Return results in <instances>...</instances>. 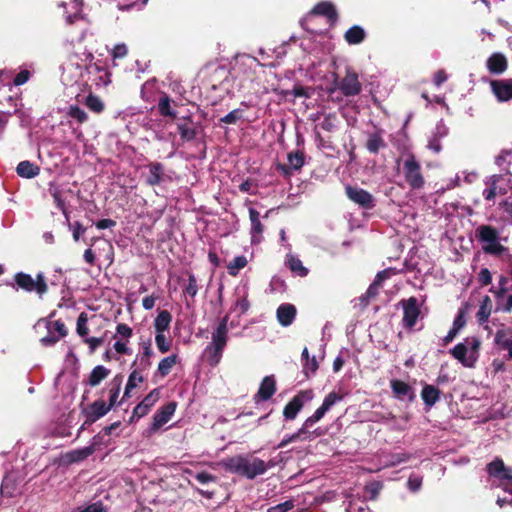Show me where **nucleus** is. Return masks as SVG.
<instances>
[{
  "label": "nucleus",
  "mask_w": 512,
  "mask_h": 512,
  "mask_svg": "<svg viewBox=\"0 0 512 512\" xmlns=\"http://www.w3.org/2000/svg\"><path fill=\"white\" fill-rule=\"evenodd\" d=\"M218 465L227 472L238 474L248 479H254L258 475L264 474L271 467L270 464L252 455H236L221 460Z\"/></svg>",
  "instance_id": "obj_1"
},
{
  "label": "nucleus",
  "mask_w": 512,
  "mask_h": 512,
  "mask_svg": "<svg viewBox=\"0 0 512 512\" xmlns=\"http://www.w3.org/2000/svg\"><path fill=\"white\" fill-rule=\"evenodd\" d=\"M343 397L336 392H330L323 400L322 405L314 412L313 415L308 417L302 427L291 435H286L281 442L277 445V448H284L289 443L295 442L302 439V434H306L308 429L320 421L324 415L337 403L340 402Z\"/></svg>",
  "instance_id": "obj_2"
},
{
  "label": "nucleus",
  "mask_w": 512,
  "mask_h": 512,
  "mask_svg": "<svg viewBox=\"0 0 512 512\" xmlns=\"http://www.w3.org/2000/svg\"><path fill=\"white\" fill-rule=\"evenodd\" d=\"M228 320L226 315L218 324L215 331L212 333L211 343L205 348L207 361L211 366H216L221 358L223 350L228 340Z\"/></svg>",
  "instance_id": "obj_3"
},
{
  "label": "nucleus",
  "mask_w": 512,
  "mask_h": 512,
  "mask_svg": "<svg viewBox=\"0 0 512 512\" xmlns=\"http://www.w3.org/2000/svg\"><path fill=\"white\" fill-rule=\"evenodd\" d=\"M480 346L479 338L475 336L466 337L463 342L458 343L450 350V354L464 367L472 368L479 358Z\"/></svg>",
  "instance_id": "obj_4"
},
{
  "label": "nucleus",
  "mask_w": 512,
  "mask_h": 512,
  "mask_svg": "<svg viewBox=\"0 0 512 512\" xmlns=\"http://www.w3.org/2000/svg\"><path fill=\"white\" fill-rule=\"evenodd\" d=\"M403 174L406 182L413 190H420L425 185L424 177L421 173V165L414 155H409L403 162Z\"/></svg>",
  "instance_id": "obj_5"
},
{
  "label": "nucleus",
  "mask_w": 512,
  "mask_h": 512,
  "mask_svg": "<svg viewBox=\"0 0 512 512\" xmlns=\"http://www.w3.org/2000/svg\"><path fill=\"white\" fill-rule=\"evenodd\" d=\"M17 286L26 292H36L42 297L48 290L43 273H38L34 279L31 275L19 272L14 277Z\"/></svg>",
  "instance_id": "obj_6"
},
{
  "label": "nucleus",
  "mask_w": 512,
  "mask_h": 512,
  "mask_svg": "<svg viewBox=\"0 0 512 512\" xmlns=\"http://www.w3.org/2000/svg\"><path fill=\"white\" fill-rule=\"evenodd\" d=\"M82 59H85L83 53L81 56L73 54L62 65L64 81L68 83L76 82L78 78L82 77L85 71V65H87V62L82 61Z\"/></svg>",
  "instance_id": "obj_7"
},
{
  "label": "nucleus",
  "mask_w": 512,
  "mask_h": 512,
  "mask_svg": "<svg viewBox=\"0 0 512 512\" xmlns=\"http://www.w3.org/2000/svg\"><path fill=\"white\" fill-rule=\"evenodd\" d=\"M313 398V392L311 390L300 391L295 395L284 407L283 415L287 420H293L297 414L301 411L304 404Z\"/></svg>",
  "instance_id": "obj_8"
},
{
  "label": "nucleus",
  "mask_w": 512,
  "mask_h": 512,
  "mask_svg": "<svg viewBox=\"0 0 512 512\" xmlns=\"http://www.w3.org/2000/svg\"><path fill=\"white\" fill-rule=\"evenodd\" d=\"M176 403L169 402L157 410L153 416V421L148 429V434L156 433L163 425L168 423L176 411Z\"/></svg>",
  "instance_id": "obj_9"
},
{
  "label": "nucleus",
  "mask_w": 512,
  "mask_h": 512,
  "mask_svg": "<svg viewBox=\"0 0 512 512\" xmlns=\"http://www.w3.org/2000/svg\"><path fill=\"white\" fill-rule=\"evenodd\" d=\"M345 192L347 197L364 209H372L375 206V199L368 191L353 186H346Z\"/></svg>",
  "instance_id": "obj_10"
},
{
  "label": "nucleus",
  "mask_w": 512,
  "mask_h": 512,
  "mask_svg": "<svg viewBox=\"0 0 512 512\" xmlns=\"http://www.w3.org/2000/svg\"><path fill=\"white\" fill-rule=\"evenodd\" d=\"M83 56L85 59L82 61L87 62L85 65V71L88 74H99V77L95 79L96 85H107L110 83V74L109 72L99 63H92L94 56L91 52L85 51L83 52Z\"/></svg>",
  "instance_id": "obj_11"
},
{
  "label": "nucleus",
  "mask_w": 512,
  "mask_h": 512,
  "mask_svg": "<svg viewBox=\"0 0 512 512\" xmlns=\"http://www.w3.org/2000/svg\"><path fill=\"white\" fill-rule=\"evenodd\" d=\"M401 303L403 307V326L405 328L412 329L420 315L417 299L410 297L407 300H403Z\"/></svg>",
  "instance_id": "obj_12"
},
{
  "label": "nucleus",
  "mask_w": 512,
  "mask_h": 512,
  "mask_svg": "<svg viewBox=\"0 0 512 512\" xmlns=\"http://www.w3.org/2000/svg\"><path fill=\"white\" fill-rule=\"evenodd\" d=\"M338 88L345 96L358 95L361 92L362 85L358 80L357 73L347 69L346 75L339 83Z\"/></svg>",
  "instance_id": "obj_13"
},
{
  "label": "nucleus",
  "mask_w": 512,
  "mask_h": 512,
  "mask_svg": "<svg viewBox=\"0 0 512 512\" xmlns=\"http://www.w3.org/2000/svg\"><path fill=\"white\" fill-rule=\"evenodd\" d=\"M509 176H512V174H510L508 171L506 172L505 175H493L491 177H489L485 183L486 185H488L489 187L484 189L483 191V196L486 200H492L495 198V196L499 193V194H504L506 193V191L504 189H502L501 187L498 186V183L500 181H506L508 182L509 184H511V187H512V181L510 182L508 179H509Z\"/></svg>",
  "instance_id": "obj_14"
},
{
  "label": "nucleus",
  "mask_w": 512,
  "mask_h": 512,
  "mask_svg": "<svg viewBox=\"0 0 512 512\" xmlns=\"http://www.w3.org/2000/svg\"><path fill=\"white\" fill-rule=\"evenodd\" d=\"M64 9V17L68 24H73L77 20L82 19V0H68L59 4Z\"/></svg>",
  "instance_id": "obj_15"
},
{
  "label": "nucleus",
  "mask_w": 512,
  "mask_h": 512,
  "mask_svg": "<svg viewBox=\"0 0 512 512\" xmlns=\"http://www.w3.org/2000/svg\"><path fill=\"white\" fill-rule=\"evenodd\" d=\"M491 89L499 102H506L512 99V79L493 80Z\"/></svg>",
  "instance_id": "obj_16"
},
{
  "label": "nucleus",
  "mask_w": 512,
  "mask_h": 512,
  "mask_svg": "<svg viewBox=\"0 0 512 512\" xmlns=\"http://www.w3.org/2000/svg\"><path fill=\"white\" fill-rule=\"evenodd\" d=\"M159 390L153 389L133 410L132 418H141L149 412L159 399Z\"/></svg>",
  "instance_id": "obj_17"
},
{
  "label": "nucleus",
  "mask_w": 512,
  "mask_h": 512,
  "mask_svg": "<svg viewBox=\"0 0 512 512\" xmlns=\"http://www.w3.org/2000/svg\"><path fill=\"white\" fill-rule=\"evenodd\" d=\"M276 392V381L273 375L265 376L255 395L256 402L269 400Z\"/></svg>",
  "instance_id": "obj_18"
},
{
  "label": "nucleus",
  "mask_w": 512,
  "mask_h": 512,
  "mask_svg": "<svg viewBox=\"0 0 512 512\" xmlns=\"http://www.w3.org/2000/svg\"><path fill=\"white\" fill-rule=\"evenodd\" d=\"M296 308L290 303L281 304L276 311L279 324L283 327L290 326L296 317Z\"/></svg>",
  "instance_id": "obj_19"
},
{
  "label": "nucleus",
  "mask_w": 512,
  "mask_h": 512,
  "mask_svg": "<svg viewBox=\"0 0 512 512\" xmlns=\"http://www.w3.org/2000/svg\"><path fill=\"white\" fill-rule=\"evenodd\" d=\"M486 67L492 74H502L506 71L508 64L506 57L499 52L493 53L486 61Z\"/></svg>",
  "instance_id": "obj_20"
},
{
  "label": "nucleus",
  "mask_w": 512,
  "mask_h": 512,
  "mask_svg": "<svg viewBox=\"0 0 512 512\" xmlns=\"http://www.w3.org/2000/svg\"><path fill=\"white\" fill-rule=\"evenodd\" d=\"M249 218L251 221V242L253 244L259 243L262 240V233L264 231V226L260 221V214L254 208H249Z\"/></svg>",
  "instance_id": "obj_21"
},
{
  "label": "nucleus",
  "mask_w": 512,
  "mask_h": 512,
  "mask_svg": "<svg viewBox=\"0 0 512 512\" xmlns=\"http://www.w3.org/2000/svg\"><path fill=\"white\" fill-rule=\"evenodd\" d=\"M487 472L491 477L497 478L499 483H501L509 473H512V469L506 467L503 460L500 458H496L492 462H490L487 467Z\"/></svg>",
  "instance_id": "obj_22"
},
{
  "label": "nucleus",
  "mask_w": 512,
  "mask_h": 512,
  "mask_svg": "<svg viewBox=\"0 0 512 512\" xmlns=\"http://www.w3.org/2000/svg\"><path fill=\"white\" fill-rule=\"evenodd\" d=\"M494 341L501 349L508 352L505 357L506 360H512V338L509 337L508 331L504 329L498 330L495 334Z\"/></svg>",
  "instance_id": "obj_23"
},
{
  "label": "nucleus",
  "mask_w": 512,
  "mask_h": 512,
  "mask_svg": "<svg viewBox=\"0 0 512 512\" xmlns=\"http://www.w3.org/2000/svg\"><path fill=\"white\" fill-rule=\"evenodd\" d=\"M20 177L31 179L39 175L40 168L30 161H21L16 168Z\"/></svg>",
  "instance_id": "obj_24"
},
{
  "label": "nucleus",
  "mask_w": 512,
  "mask_h": 512,
  "mask_svg": "<svg viewBox=\"0 0 512 512\" xmlns=\"http://www.w3.org/2000/svg\"><path fill=\"white\" fill-rule=\"evenodd\" d=\"M172 316L169 311L162 310L154 320L155 333H165L169 330Z\"/></svg>",
  "instance_id": "obj_25"
},
{
  "label": "nucleus",
  "mask_w": 512,
  "mask_h": 512,
  "mask_svg": "<svg viewBox=\"0 0 512 512\" xmlns=\"http://www.w3.org/2000/svg\"><path fill=\"white\" fill-rule=\"evenodd\" d=\"M312 14L326 16L329 21L334 22L337 13L334 6L329 2L318 3L312 10Z\"/></svg>",
  "instance_id": "obj_26"
},
{
  "label": "nucleus",
  "mask_w": 512,
  "mask_h": 512,
  "mask_svg": "<svg viewBox=\"0 0 512 512\" xmlns=\"http://www.w3.org/2000/svg\"><path fill=\"white\" fill-rule=\"evenodd\" d=\"M425 405L432 407L440 398V391L433 385H425L421 392Z\"/></svg>",
  "instance_id": "obj_27"
},
{
  "label": "nucleus",
  "mask_w": 512,
  "mask_h": 512,
  "mask_svg": "<svg viewBox=\"0 0 512 512\" xmlns=\"http://www.w3.org/2000/svg\"><path fill=\"white\" fill-rule=\"evenodd\" d=\"M286 265L297 276L305 277L308 274V269L305 268L302 264V261L293 254L287 255Z\"/></svg>",
  "instance_id": "obj_28"
},
{
  "label": "nucleus",
  "mask_w": 512,
  "mask_h": 512,
  "mask_svg": "<svg viewBox=\"0 0 512 512\" xmlns=\"http://www.w3.org/2000/svg\"><path fill=\"white\" fill-rule=\"evenodd\" d=\"M142 353L140 356V367L141 369H147L150 365V358L153 356L152 343L150 339L140 342Z\"/></svg>",
  "instance_id": "obj_29"
},
{
  "label": "nucleus",
  "mask_w": 512,
  "mask_h": 512,
  "mask_svg": "<svg viewBox=\"0 0 512 512\" xmlns=\"http://www.w3.org/2000/svg\"><path fill=\"white\" fill-rule=\"evenodd\" d=\"M344 37L349 44H359L365 38V31L362 27L355 25L346 31Z\"/></svg>",
  "instance_id": "obj_30"
},
{
  "label": "nucleus",
  "mask_w": 512,
  "mask_h": 512,
  "mask_svg": "<svg viewBox=\"0 0 512 512\" xmlns=\"http://www.w3.org/2000/svg\"><path fill=\"white\" fill-rule=\"evenodd\" d=\"M163 165L160 163H152L149 165V175L146 182L151 185H158L162 181Z\"/></svg>",
  "instance_id": "obj_31"
},
{
  "label": "nucleus",
  "mask_w": 512,
  "mask_h": 512,
  "mask_svg": "<svg viewBox=\"0 0 512 512\" xmlns=\"http://www.w3.org/2000/svg\"><path fill=\"white\" fill-rule=\"evenodd\" d=\"M477 235L482 243L493 242V240L499 239L498 231L495 228L488 225L480 226L477 229Z\"/></svg>",
  "instance_id": "obj_32"
},
{
  "label": "nucleus",
  "mask_w": 512,
  "mask_h": 512,
  "mask_svg": "<svg viewBox=\"0 0 512 512\" xmlns=\"http://www.w3.org/2000/svg\"><path fill=\"white\" fill-rule=\"evenodd\" d=\"M144 380L141 372L137 369L133 370L129 377L125 386L124 397H130V393L133 389H135L140 383Z\"/></svg>",
  "instance_id": "obj_33"
},
{
  "label": "nucleus",
  "mask_w": 512,
  "mask_h": 512,
  "mask_svg": "<svg viewBox=\"0 0 512 512\" xmlns=\"http://www.w3.org/2000/svg\"><path fill=\"white\" fill-rule=\"evenodd\" d=\"M366 147L369 152L376 154L385 147V142L379 133H373L369 135Z\"/></svg>",
  "instance_id": "obj_34"
},
{
  "label": "nucleus",
  "mask_w": 512,
  "mask_h": 512,
  "mask_svg": "<svg viewBox=\"0 0 512 512\" xmlns=\"http://www.w3.org/2000/svg\"><path fill=\"white\" fill-rule=\"evenodd\" d=\"M108 375H109V370L102 365H98L90 373L88 382L91 386H97Z\"/></svg>",
  "instance_id": "obj_35"
},
{
  "label": "nucleus",
  "mask_w": 512,
  "mask_h": 512,
  "mask_svg": "<svg viewBox=\"0 0 512 512\" xmlns=\"http://www.w3.org/2000/svg\"><path fill=\"white\" fill-rule=\"evenodd\" d=\"M390 385H391V389H392L393 393L398 398L403 399V398L409 396V394L411 393V387L403 381L391 380Z\"/></svg>",
  "instance_id": "obj_36"
},
{
  "label": "nucleus",
  "mask_w": 512,
  "mask_h": 512,
  "mask_svg": "<svg viewBox=\"0 0 512 512\" xmlns=\"http://www.w3.org/2000/svg\"><path fill=\"white\" fill-rule=\"evenodd\" d=\"M93 452H94L93 446H87V447H83V448L69 452L67 457L70 462H79V461L86 459L90 455H92Z\"/></svg>",
  "instance_id": "obj_37"
},
{
  "label": "nucleus",
  "mask_w": 512,
  "mask_h": 512,
  "mask_svg": "<svg viewBox=\"0 0 512 512\" xmlns=\"http://www.w3.org/2000/svg\"><path fill=\"white\" fill-rule=\"evenodd\" d=\"M111 408V405H107L104 401H95L90 406V415L94 420L99 419L106 415Z\"/></svg>",
  "instance_id": "obj_38"
},
{
  "label": "nucleus",
  "mask_w": 512,
  "mask_h": 512,
  "mask_svg": "<svg viewBox=\"0 0 512 512\" xmlns=\"http://www.w3.org/2000/svg\"><path fill=\"white\" fill-rule=\"evenodd\" d=\"M248 261L245 256H236L228 265L227 270L231 276L238 275L239 271L247 265Z\"/></svg>",
  "instance_id": "obj_39"
},
{
  "label": "nucleus",
  "mask_w": 512,
  "mask_h": 512,
  "mask_svg": "<svg viewBox=\"0 0 512 512\" xmlns=\"http://www.w3.org/2000/svg\"><path fill=\"white\" fill-rule=\"evenodd\" d=\"M177 363V355L173 354L163 358L158 364V372L161 376H166L170 373L172 367Z\"/></svg>",
  "instance_id": "obj_40"
},
{
  "label": "nucleus",
  "mask_w": 512,
  "mask_h": 512,
  "mask_svg": "<svg viewBox=\"0 0 512 512\" xmlns=\"http://www.w3.org/2000/svg\"><path fill=\"white\" fill-rule=\"evenodd\" d=\"M17 491L13 475H6L2 481L1 493L4 496L12 497Z\"/></svg>",
  "instance_id": "obj_41"
},
{
  "label": "nucleus",
  "mask_w": 512,
  "mask_h": 512,
  "mask_svg": "<svg viewBox=\"0 0 512 512\" xmlns=\"http://www.w3.org/2000/svg\"><path fill=\"white\" fill-rule=\"evenodd\" d=\"M490 303V298L488 296H485L476 314L477 320L480 324L485 323L491 314Z\"/></svg>",
  "instance_id": "obj_42"
},
{
  "label": "nucleus",
  "mask_w": 512,
  "mask_h": 512,
  "mask_svg": "<svg viewBox=\"0 0 512 512\" xmlns=\"http://www.w3.org/2000/svg\"><path fill=\"white\" fill-rule=\"evenodd\" d=\"M158 110L162 116L176 117V112L171 107V99L167 95H163L159 99Z\"/></svg>",
  "instance_id": "obj_43"
},
{
  "label": "nucleus",
  "mask_w": 512,
  "mask_h": 512,
  "mask_svg": "<svg viewBox=\"0 0 512 512\" xmlns=\"http://www.w3.org/2000/svg\"><path fill=\"white\" fill-rule=\"evenodd\" d=\"M88 315L85 312L80 313L76 323V332L77 334L84 340L88 337L89 328H88Z\"/></svg>",
  "instance_id": "obj_44"
},
{
  "label": "nucleus",
  "mask_w": 512,
  "mask_h": 512,
  "mask_svg": "<svg viewBox=\"0 0 512 512\" xmlns=\"http://www.w3.org/2000/svg\"><path fill=\"white\" fill-rule=\"evenodd\" d=\"M482 249L484 252L492 255H501L506 248L499 242V239L493 240V242L483 243Z\"/></svg>",
  "instance_id": "obj_45"
},
{
  "label": "nucleus",
  "mask_w": 512,
  "mask_h": 512,
  "mask_svg": "<svg viewBox=\"0 0 512 512\" xmlns=\"http://www.w3.org/2000/svg\"><path fill=\"white\" fill-rule=\"evenodd\" d=\"M85 105L95 113H100L104 109V104L102 100L98 96L92 94L86 97Z\"/></svg>",
  "instance_id": "obj_46"
},
{
  "label": "nucleus",
  "mask_w": 512,
  "mask_h": 512,
  "mask_svg": "<svg viewBox=\"0 0 512 512\" xmlns=\"http://www.w3.org/2000/svg\"><path fill=\"white\" fill-rule=\"evenodd\" d=\"M155 343L161 353H166L171 349V340L166 337L165 333H156Z\"/></svg>",
  "instance_id": "obj_47"
},
{
  "label": "nucleus",
  "mask_w": 512,
  "mask_h": 512,
  "mask_svg": "<svg viewBox=\"0 0 512 512\" xmlns=\"http://www.w3.org/2000/svg\"><path fill=\"white\" fill-rule=\"evenodd\" d=\"M133 335V330L131 327H129L127 324L125 323H119L117 326H116V334L114 335V339H124L126 341H129L130 338L132 337Z\"/></svg>",
  "instance_id": "obj_48"
},
{
  "label": "nucleus",
  "mask_w": 512,
  "mask_h": 512,
  "mask_svg": "<svg viewBox=\"0 0 512 512\" xmlns=\"http://www.w3.org/2000/svg\"><path fill=\"white\" fill-rule=\"evenodd\" d=\"M236 64L241 66H247L249 68L257 67L260 65L259 61L250 55L242 54L236 57Z\"/></svg>",
  "instance_id": "obj_49"
},
{
  "label": "nucleus",
  "mask_w": 512,
  "mask_h": 512,
  "mask_svg": "<svg viewBox=\"0 0 512 512\" xmlns=\"http://www.w3.org/2000/svg\"><path fill=\"white\" fill-rule=\"evenodd\" d=\"M287 158L290 167L294 170H298L304 165V156L300 152L289 153Z\"/></svg>",
  "instance_id": "obj_50"
},
{
  "label": "nucleus",
  "mask_w": 512,
  "mask_h": 512,
  "mask_svg": "<svg viewBox=\"0 0 512 512\" xmlns=\"http://www.w3.org/2000/svg\"><path fill=\"white\" fill-rule=\"evenodd\" d=\"M178 131L183 140L190 141L196 136L195 129L186 123L178 124Z\"/></svg>",
  "instance_id": "obj_51"
},
{
  "label": "nucleus",
  "mask_w": 512,
  "mask_h": 512,
  "mask_svg": "<svg viewBox=\"0 0 512 512\" xmlns=\"http://www.w3.org/2000/svg\"><path fill=\"white\" fill-rule=\"evenodd\" d=\"M47 329L49 333H57V336L60 338L66 336L67 330L63 322L61 321H54L50 322L47 325Z\"/></svg>",
  "instance_id": "obj_52"
},
{
  "label": "nucleus",
  "mask_w": 512,
  "mask_h": 512,
  "mask_svg": "<svg viewBox=\"0 0 512 512\" xmlns=\"http://www.w3.org/2000/svg\"><path fill=\"white\" fill-rule=\"evenodd\" d=\"M68 228L72 231L74 241H79L80 237L86 232V228L78 221L70 223L67 221Z\"/></svg>",
  "instance_id": "obj_53"
},
{
  "label": "nucleus",
  "mask_w": 512,
  "mask_h": 512,
  "mask_svg": "<svg viewBox=\"0 0 512 512\" xmlns=\"http://www.w3.org/2000/svg\"><path fill=\"white\" fill-rule=\"evenodd\" d=\"M512 156V152L508 150L502 151L496 158L495 163L498 167L507 171V168L510 164L509 158Z\"/></svg>",
  "instance_id": "obj_54"
},
{
  "label": "nucleus",
  "mask_w": 512,
  "mask_h": 512,
  "mask_svg": "<svg viewBox=\"0 0 512 512\" xmlns=\"http://www.w3.org/2000/svg\"><path fill=\"white\" fill-rule=\"evenodd\" d=\"M106 511H107V509H106L105 505L100 500L90 503L84 507H79L77 509V512H106Z\"/></svg>",
  "instance_id": "obj_55"
},
{
  "label": "nucleus",
  "mask_w": 512,
  "mask_h": 512,
  "mask_svg": "<svg viewBox=\"0 0 512 512\" xmlns=\"http://www.w3.org/2000/svg\"><path fill=\"white\" fill-rule=\"evenodd\" d=\"M243 117V112L242 110L240 109H234L232 110L231 112H229L227 115H225L224 117H222L220 119L221 122L225 123V124H235L237 121H239L240 119H242Z\"/></svg>",
  "instance_id": "obj_56"
},
{
  "label": "nucleus",
  "mask_w": 512,
  "mask_h": 512,
  "mask_svg": "<svg viewBox=\"0 0 512 512\" xmlns=\"http://www.w3.org/2000/svg\"><path fill=\"white\" fill-rule=\"evenodd\" d=\"M50 192H51V195L54 199L56 206L62 211V213L64 214V216L66 218V221H68V212L65 208L64 201L60 195V191L58 190V188H54V189H50Z\"/></svg>",
  "instance_id": "obj_57"
},
{
  "label": "nucleus",
  "mask_w": 512,
  "mask_h": 512,
  "mask_svg": "<svg viewBox=\"0 0 512 512\" xmlns=\"http://www.w3.org/2000/svg\"><path fill=\"white\" fill-rule=\"evenodd\" d=\"M68 114L80 123H83L87 120L86 112L78 106H70Z\"/></svg>",
  "instance_id": "obj_58"
},
{
  "label": "nucleus",
  "mask_w": 512,
  "mask_h": 512,
  "mask_svg": "<svg viewBox=\"0 0 512 512\" xmlns=\"http://www.w3.org/2000/svg\"><path fill=\"white\" fill-rule=\"evenodd\" d=\"M184 292L186 294L190 295L191 297L196 296V294L198 292V284H197V279L193 274H189L188 283L184 289Z\"/></svg>",
  "instance_id": "obj_59"
},
{
  "label": "nucleus",
  "mask_w": 512,
  "mask_h": 512,
  "mask_svg": "<svg viewBox=\"0 0 512 512\" xmlns=\"http://www.w3.org/2000/svg\"><path fill=\"white\" fill-rule=\"evenodd\" d=\"M104 340H105L104 336H102V337H89L88 336L84 339L83 342L88 345L90 353H94L96 351V349L103 344Z\"/></svg>",
  "instance_id": "obj_60"
},
{
  "label": "nucleus",
  "mask_w": 512,
  "mask_h": 512,
  "mask_svg": "<svg viewBox=\"0 0 512 512\" xmlns=\"http://www.w3.org/2000/svg\"><path fill=\"white\" fill-rule=\"evenodd\" d=\"M320 125L322 129L331 132L337 127V118L335 115L330 114L323 119Z\"/></svg>",
  "instance_id": "obj_61"
},
{
  "label": "nucleus",
  "mask_w": 512,
  "mask_h": 512,
  "mask_svg": "<svg viewBox=\"0 0 512 512\" xmlns=\"http://www.w3.org/2000/svg\"><path fill=\"white\" fill-rule=\"evenodd\" d=\"M318 369V362L315 358V356H312L310 358H307L305 361H303V370L306 375L309 373L313 374Z\"/></svg>",
  "instance_id": "obj_62"
},
{
  "label": "nucleus",
  "mask_w": 512,
  "mask_h": 512,
  "mask_svg": "<svg viewBox=\"0 0 512 512\" xmlns=\"http://www.w3.org/2000/svg\"><path fill=\"white\" fill-rule=\"evenodd\" d=\"M408 489L411 492H417L422 486V477L416 474H412L407 482Z\"/></svg>",
  "instance_id": "obj_63"
},
{
  "label": "nucleus",
  "mask_w": 512,
  "mask_h": 512,
  "mask_svg": "<svg viewBox=\"0 0 512 512\" xmlns=\"http://www.w3.org/2000/svg\"><path fill=\"white\" fill-rule=\"evenodd\" d=\"M294 507L292 500L285 501L273 507H270L267 512H287Z\"/></svg>",
  "instance_id": "obj_64"
}]
</instances>
